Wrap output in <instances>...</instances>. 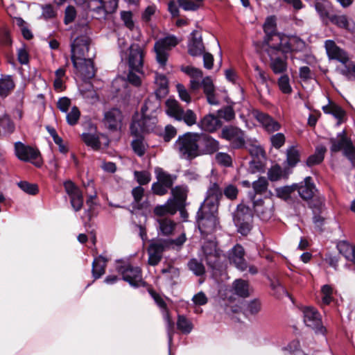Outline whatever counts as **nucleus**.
<instances>
[{
    "mask_svg": "<svg viewBox=\"0 0 355 355\" xmlns=\"http://www.w3.org/2000/svg\"><path fill=\"white\" fill-rule=\"evenodd\" d=\"M263 30L266 33L262 48L268 46L277 45L274 39L276 36H280L276 33V20L274 17H269L266 19L263 24Z\"/></svg>",
    "mask_w": 355,
    "mask_h": 355,
    "instance_id": "obj_22",
    "label": "nucleus"
},
{
    "mask_svg": "<svg viewBox=\"0 0 355 355\" xmlns=\"http://www.w3.org/2000/svg\"><path fill=\"white\" fill-rule=\"evenodd\" d=\"M263 50L270 58V67L275 74H282L287 71L286 53L278 45L263 47Z\"/></svg>",
    "mask_w": 355,
    "mask_h": 355,
    "instance_id": "obj_5",
    "label": "nucleus"
},
{
    "mask_svg": "<svg viewBox=\"0 0 355 355\" xmlns=\"http://www.w3.org/2000/svg\"><path fill=\"white\" fill-rule=\"evenodd\" d=\"M117 271L121 274L123 279L129 283L132 287L144 285L141 270L139 267L130 264H123L117 267Z\"/></svg>",
    "mask_w": 355,
    "mask_h": 355,
    "instance_id": "obj_12",
    "label": "nucleus"
},
{
    "mask_svg": "<svg viewBox=\"0 0 355 355\" xmlns=\"http://www.w3.org/2000/svg\"><path fill=\"white\" fill-rule=\"evenodd\" d=\"M178 121H183L187 125H192L196 123L197 116L191 110H187L186 111L183 110Z\"/></svg>",
    "mask_w": 355,
    "mask_h": 355,
    "instance_id": "obj_57",
    "label": "nucleus"
},
{
    "mask_svg": "<svg viewBox=\"0 0 355 355\" xmlns=\"http://www.w3.org/2000/svg\"><path fill=\"white\" fill-rule=\"evenodd\" d=\"M182 70L191 78V89L193 91L198 89L200 87V82L202 80V71L199 69L192 67H186Z\"/></svg>",
    "mask_w": 355,
    "mask_h": 355,
    "instance_id": "obj_33",
    "label": "nucleus"
},
{
    "mask_svg": "<svg viewBox=\"0 0 355 355\" xmlns=\"http://www.w3.org/2000/svg\"><path fill=\"white\" fill-rule=\"evenodd\" d=\"M223 196V191L218 183L210 182L207 189L206 198L202 203L200 207L204 211L207 208L211 209L212 211H217L219 200Z\"/></svg>",
    "mask_w": 355,
    "mask_h": 355,
    "instance_id": "obj_13",
    "label": "nucleus"
},
{
    "mask_svg": "<svg viewBox=\"0 0 355 355\" xmlns=\"http://www.w3.org/2000/svg\"><path fill=\"white\" fill-rule=\"evenodd\" d=\"M221 137L228 141L234 148H240L245 144L244 132L236 126H225L221 131Z\"/></svg>",
    "mask_w": 355,
    "mask_h": 355,
    "instance_id": "obj_15",
    "label": "nucleus"
},
{
    "mask_svg": "<svg viewBox=\"0 0 355 355\" xmlns=\"http://www.w3.org/2000/svg\"><path fill=\"white\" fill-rule=\"evenodd\" d=\"M245 251L241 245H236L228 253L230 262L233 263L239 270L243 271L247 269L248 264L244 259Z\"/></svg>",
    "mask_w": 355,
    "mask_h": 355,
    "instance_id": "obj_23",
    "label": "nucleus"
},
{
    "mask_svg": "<svg viewBox=\"0 0 355 355\" xmlns=\"http://www.w3.org/2000/svg\"><path fill=\"white\" fill-rule=\"evenodd\" d=\"M254 189V195L256 194H268L270 196H272L270 191H268V181L264 177L259 178L257 180L254 181L252 184ZM253 194V193H252Z\"/></svg>",
    "mask_w": 355,
    "mask_h": 355,
    "instance_id": "obj_41",
    "label": "nucleus"
},
{
    "mask_svg": "<svg viewBox=\"0 0 355 355\" xmlns=\"http://www.w3.org/2000/svg\"><path fill=\"white\" fill-rule=\"evenodd\" d=\"M200 256L207 266L213 270H218L221 267L225 256L213 239L205 241L201 248Z\"/></svg>",
    "mask_w": 355,
    "mask_h": 355,
    "instance_id": "obj_4",
    "label": "nucleus"
},
{
    "mask_svg": "<svg viewBox=\"0 0 355 355\" xmlns=\"http://www.w3.org/2000/svg\"><path fill=\"white\" fill-rule=\"evenodd\" d=\"M309 205L315 213L317 211H321L324 206V198L320 193H316L311 200H309Z\"/></svg>",
    "mask_w": 355,
    "mask_h": 355,
    "instance_id": "obj_55",
    "label": "nucleus"
},
{
    "mask_svg": "<svg viewBox=\"0 0 355 355\" xmlns=\"http://www.w3.org/2000/svg\"><path fill=\"white\" fill-rule=\"evenodd\" d=\"M107 259L103 256L96 257L92 263V275L94 279L100 278L104 273Z\"/></svg>",
    "mask_w": 355,
    "mask_h": 355,
    "instance_id": "obj_36",
    "label": "nucleus"
},
{
    "mask_svg": "<svg viewBox=\"0 0 355 355\" xmlns=\"http://www.w3.org/2000/svg\"><path fill=\"white\" fill-rule=\"evenodd\" d=\"M327 151L325 146L320 145L315 148V151L313 155H310L306 161V164L309 166H312L315 164L321 163L324 157V154Z\"/></svg>",
    "mask_w": 355,
    "mask_h": 355,
    "instance_id": "obj_43",
    "label": "nucleus"
},
{
    "mask_svg": "<svg viewBox=\"0 0 355 355\" xmlns=\"http://www.w3.org/2000/svg\"><path fill=\"white\" fill-rule=\"evenodd\" d=\"M182 111L183 109L180 107L179 103L176 100L168 98L166 101V113L169 116L173 117L178 121L179 117L181 116Z\"/></svg>",
    "mask_w": 355,
    "mask_h": 355,
    "instance_id": "obj_37",
    "label": "nucleus"
},
{
    "mask_svg": "<svg viewBox=\"0 0 355 355\" xmlns=\"http://www.w3.org/2000/svg\"><path fill=\"white\" fill-rule=\"evenodd\" d=\"M338 249L346 259L352 261L355 264V246L346 241L338 243Z\"/></svg>",
    "mask_w": 355,
    "mask_h": 355,
    "instance_id": "obj_38",
    "label": "nucleus"
},
{
    "mask_svg": "<svg viewBox=\"0 0 355 355\" xmlns=\"http://www.w3.org/2000/svg\"><path fill=\"white\" fill-rule=\"evenodd\" d=\"M186 241V235L181 234L176 239H157L151 241L148 248V264L157 265L162 259L163 252L171 248L181 247Z\"/></svg>",
    "mask_w": 355,
    "mask_h": 355,
    "instance_id": "obj_2",
    "label": "nucleus"
},
{
    "mask_svg": "<svg viewBox=\"0 0 355 355\" xmlns=\"http://www.w3.org/2000/svg\"><path fill=\"white\" fill-rule=\"evenodd\" d=\"M249 197L252 201L253 209L256 215L263 221L270 219L274 213V204L271 199L270 198H266L265 200L255 199L252 193H250Z\"/></svg>",
    "mask_w": 355,
    "mask_h": 355,
    "instance_id": "obj_11",
    "label": "nucleus"
},
{
    "mask_svg": "<svg viewBox=\"0 0 355 355\" xmlns=\"http://www.w3.org/2000/svg\"><path fill=\"white\" fill-rule=\"evenodd\" d=\"M82 139L87 146H91L94 149H98L101 146L98 137L96 135L83 133L82 135Z\"/></svg>",
    "mask_w": 355,
    "mask_h": 355,
    "instance_id": "obj_56",
    "label": "nucleus"
},
{
    "mask_svg": "<svg viewBox=\"0 0 355 355\" xmlns=\"http://www.w3.org/2000/svg\"><path fill=\"white\" fill-rule=\"evenodd\" d=\"M324 47L330 60H336L343 64L342 67H337L336 70L348 80H355V63L350 62L347 53L331 40L325 41Z\"/></svg>",
    "mask_w": 355,
    "mask_h": 355,
    "instance_id": "obj_1",
    "label": "nucleus"
},
{
    "mask_svg": "<svg viewBox=\"0 0 355 355\" xmlns=\"http://www.w3.org/2000/svg\"><path fill=\"white\" fill-rule=\"evenodd\" d=\"M157 123L155 115L148 114L147 116L142 115L139 121H133L130 125L131 132L137 135L140 132H148L152 130Z\"/></svg>",
    "mask_w": 355,
    "mask_h": 355,
    "instance_id": "obj_19",
    "label": "nucleus"
},
{
    "mask_svg": "<svg viewBox=\"0 0 355 355\" xmlns=\"http://www.w3.org/2000/svg\"><path fill=\"white\" fill-rule=\"evenodd\" d=\"M200 144L202 146V148H200L201 155L212 154L216 152L219 148L218 141L208 135H200V139L199 140V145Z\"/></svg>",
    "mask_w": 355,
    "mask_h": 355,
    "instance_id": "obj_31",
    "label": "nucleus"
},
{
    "mask_svg": "<svg viewBox=\"0 0 355 355\" xmlns=\"http://www.w3.org/2000/svg\"><path fill=\"white\" fill-rule=\"evenodd\" d=\"M330 142L331 144V150L332 152H338L343 149V153L353 144L352 141L346 136L345 130L338 133L337 138H331Z\"/></svg>",
    "mask_w": 355,
    "mask_h": 355,
    "instance_id": "obj_30",
    "label": "nucleus"
},
{
    "mask_svg": "<svg viewBox=\"0 0 355 355\" xmlns=\"http://www.w3.org/2000/svg\"><path fill=\"white\" fill-rule=\"evenodd\" d=\"M187 265L189 270L197 276L203 275L205 272V266L201 261H198L196 259H191Z\"/></svg>",
    "mask_w": 355,
    "mask_h": 355,
    "instance_id": "obj_53",
    "label": "nucleus"
},
{
    "mask_svg": "<svg viewBox=\"0 0 355 355\" xmlns=\"http://www.w3.org/2000/svg\"><path fill=\"white\" fill-rule=\"evenodd\" d=\"M18 186L22 191L31 195H35L38 192V187L35 184L21 181L18 182Z\"/></svg>",
    "mask_w": 355,
    "mask_h": 355,
    "instance_id": "obj_61",
    "label": "nucleus"
},
{
    "mask_svg": "<svg viewBox=\"0 0 355 355\" xmlns=\"http://www.w3.org/2000/svg\"><path fill=\"white\" fill-rule=\"evenodd\" d=\"M73 67L83 78L90 79L95 75L92 57L85 58V59L80 60L78 65Z\"/></svg>",
    "mask_w": 355,
    "mask_h": 355,
    "instance_id": "obj_28",
    "label": "nucleus"
},
{
    "mask_svg": "<svg viewBox=\"0 0 355 355\" xmlns=\"http://www.w3.org/2000/svg\"><path fill=\"white\" fill-rule=\"evenodd\" d=\"M158 223V232L163 236H170L173 234L177 223L168 218H159Z\"/></svg>",
    "mask_w": 355,
    "mask_h": 355,
    "instance_id": "obj_34",
    "label": "nucleus"
},
{
    "mask_svg": "<svg viewBox=\"0 0 355 355\" xmlns=\"http://www.w3.org/2000/svg\"><path fill=\"white\" fill-rule=\"evenodd\" d=\"M178 329L184 334H189L193 328L192 322L183 315H179L177 320Z\"/></svg>",
    "mask_w": 355,
    "mask_h": 355,
    "instance_id": "obj_47",
    "label": "nucleus"
},
{
    "mask_svg": "<svg viewBox=\"0 0 355 355\" xmlns=\"http://www.w3.org/2000/svg\"><path fill=\"white\" fill-rule=\"evenodd\" d=\"M15 151L17 158L24 162H30L37 167L42 165L40 151L20 141L15 144Z\"/></svg>",
    "mask_w": 355,
    "mask_h": 355,
    "instance_id": "obj_10",
    "label": "nucleus"
},
{
    "mask_svg": "<svg viewBox=\"0 0 355 355\" xmlns=\"http://www.w3.org/2000/svg\"><path fill=\"white\" fill-rule=\"evenodd\" d=\"M205 51V46L202 40L201 33L195 30L189 37L188 44V52L192 56L201 55Z\"/></svg>",
    "mask_w": 355,
    "mask_h": 355,
    "instance_id": "obj_25",
    "label": "nucleus"
},
{
    "mask_svg": "<svg viewBox=\"0 0 355 355\" xmlns=\"http://www.w3.org/2000/svg\"><path fill=\"white\" fill-rule=\"evenodd\" d=\"M294 187L300 196L305 200H311L318 193L311 177L305 178L304 181L299 184H294Z\"/></svg>",
    "mask_w": 355,
    "mask_h": 355,
    "instance_id": "obj_24",
    "label": "nucleus"
},
{
    "mask_svg": "<svg viewBox=\"0 0 355 355\" xmlns=\"http://www.w3.org/2000/svg\"><path fill=\"white\" fill-rule=\"evenodd\" d=\"M315 8L320 17L324 20L329 19L331 11V3L327 0H315Z\"/></svg>",
    "mask_w": 355,
    "mask_h": 355,
    "instance_id": "obj_39",
    "label": "nucleus"
},
{
    "mask_svg": "<svg viewBox=\"0 0 355 355\" xmlns=\"http://www.w3.org/2000/svg\"><path fill=\"white\" fill-rule=\"evenodd\" d=\"M80 116V112L78 108L76 106H73L71 109L70 112L67 114V121L69 125H73L77 123L78 121L79 120Z\"/></svg>",
    "mask_w": 355,
    "mask_h": 355,
    "instance_id": "obj_64",
    "label": "nucleus"
},
{
    "mask_svg": "<svg viewBox=\"0 0 355 355\" xmlns=\"http://www.w3.org/2000/svg\"><path fill=\"white\" fill-rule=\"evenodd\" d=\"M64 189L68 194L71 207L75 211L81 209L83 205V196L78 187L71 181H67L64 184Z\"/></svg>",
    "mask_w": 355,
    "mask_h": 355,
    "instance_id": "obj_18",
    "label": "nucleus"
},
{
    "mask_svg": "<svg viewBox=\"0 0 355 355\" xmlns=\"http://www.w3.org/2000/svg\"><path fill=\"white\" fill-rule=\"evenodd\" d=\"M217 211H212L211 209L207 208L205 211L199 208L197 213V223L201 234L207 235L212 233L217 227L218 219Z\"/></svg>",
    "mask_w": 355,
    "mask_h": 355,
    "instance_id": "obj_8",
    "label": "nucleus"
},
{
    "mask_svg": "<svg viewBox=\"0 0 355 355\" xmlns=\"http://www.w3.org/2000/svg\"><path fill=\"white\" fill-rule=\"evenodd\" d=\"M276 44L282 49V51L288 53L291 51H303L306 49V43L297 36L291 37L276 36L274 38Z\"/></svg>",
    "mask_w": 355,
    "mask_h": 355,
    "instance_id": "obj_14",
    "label": "nucleus"
},
{
    "mask_svg": "<svg viewBox=\"0 0 355 355\" xmlns=\"http://www.w3.org/2000/svg\"><path fill=\"white\" fill-rule=\"evenodd\" d=\"M279 90L284 94H290L293 92L290 84V78L288 75L283 74L277 80Z\"/></svg>",
    "mask_w": 355,
    "mask_h": 355,
    "instance_id": "obj_50",
    "label": "nucleus"
},
{
    "mask_svg": "<svg viewBox=\"0 0 355 355\" xmlns=\"http://www.w3.org/2000/svg\"><path fill=\"white\" fill-rule=\"evenodd\" d=\"M199 128L206 132H214L220 128L222 123L214 114L205 115L198 123Z\"/></svg>",
    "mask_w": 355,
    "mask_h": 355,
    "instance_id": "obj_27",
    "label": "nucleus"
},
{
    "mask_svg": "<svg viewBox=\"0 0 355 355\" xmlns=\"http://www.w3.org/2000/svg\"><path fill=\"white\" fill-rule=\"evenodd\" d=\"M329 19L332 24L336 25L339 28L346 30H350L352 28L351 21L345 15H332L329 17Z\"/></svg>",
    "mask_w": 355,
    "mask_h": 355,
    "instance_id": "obj_46",
    "label": "nucleus"
},
{
    "mask_svg": "<svg viewBox=\"0 0 355 355\" xmlns=\"http://www.w3.org/2000/svg\"><path fill=\"white\" fill-rule=\"evenodd\" d=\"M15 86V84L11 76H1V98L7 96Z\"/></svg>",
    "mask_w": 355,
    "mask_h": 355,
    "instance_id": "obj_48",
    "label": "nucleus"
},
{
    "mask_svg": "<svg viewBox=\"0 0 355 355\" xmlns=\"http://www.w3.org/2000/svg\"><path fill=\"white\" fill-rule=\"evenodd\" d=\"M322 109L325 113L332 114L338 120L337 125H340L343 122L345 112L341 107L331 104L329 106H324Z\"/></svg>",
    "mask_w": 355,
    "mask_h": 355,
    "instance_id": "obj_42",
    "label": "nucleus"
},
{
    "mask_svg": "<svg viewBox=\"0 0 355 355\" xmlns=\"http://www.w3.org/2000/svg\"><path fill=\"white\" fill-rule=\"evenodd\" d=\"M200 135L196 133L187 132L179 136L174 148L178 152L180 157L191 159L201 155L199 140Z\"/></svg>",
    "mask_w": 355,
    "mask_h": 355,
    "instance_id": "obj_3",
    "label": "nucleus"
},
{
    "mask_svg": "<svg viewBox=\"0 0 355 355\" xmlns=\"http://www.w3.org/2000/svg\"><path fill=\"white\" fill-rule=\"evenodd\" d=\"M233 290L236 295L246 297L249 296V286L246 281L236 279L233 283Z\"/></svg>",
    "mask_w": 355,
    "mask_h": 355,
    "instance_id": "obj_45",
    "label": "nucleus"
},
{
    "mask_svg": "<svg viewBox=\"0 0 355 355\" xmlns=\"http://www.w3.org/2000/svg\"><path fill=\"white\" fill-rule=\"evenodd\" d=\"M162 98L155 94L150 95L141 107V114L145 116H147L148 114L155 115L156 112L160 107V100Z\"/></svg>",
    "mask_w": 355,
    "mask_h": 355,
    "instance_id": "obj_29",
    "label": "nucleus"
},
{
    "mask_svg": "<svg viewBox=\"0 0 355 355\" xmlns=\"http://www.w3.org/2000/svg\"><path fill=\"white\" fill-rule=\"evenodd\" d=\"M218 115L225 121H230L234 118L235 113L231 106H225L218 111Z\"/></svg>",
    "mask_w": 355,
    "mask_h": 355,
    "instance_id": "obj_62",
    "label": "nucleus"
},
{
    "mask_svg": "<svg viewBox=\"0 0 355 355\" xmlns=\"http://www.w3.org/2000/svg\"><path fill=\"white\" fill-rule=\"evenodd\" d=\"M283 350L288 351L291 355H307L300 349V342L297 340L291 341Z\"/></svg>",
    "mask_w": 355,
    "mask_h": 355,
    "instance_id": "obj_58",
    "label": "nucleus"
},
{
    "mask_svg": "<svg viewBox=\"0 0 355 355\" xmlns=\"http://www.w3.org/2000/svg\"><path fill=\"white\" fill-rule=\"evenodd\" d=\"M88 6L101 17H105L107 14L112 13L116 10L117 0H90Z\"/></svg>",
    "mask_w": 355,
    "mask_h": 355,
    "instance_id": "obj_17",
    "label": "nucleus"
},
{
    "mask_svg": "<svg viewBox=\"0 0 355 355\" xmlns=\"http://www.w3.org/2000/svg\"><path fill=\"white\" fill-rule=\"evenodd\" d=\"M187 192V188L184 186H177L171 189L173 198L171 199L173 200L174 205L177 207V209H181L184 207Z\"/></svg>",
    "mask_w": 355,
    "mask_h": 355,
    "instance_id": "obj_32",
    "label": "nucleus"
},
{
    "mask_svg": "<svg viewBox=\"0 0 355 355\" xmlns=\"http://www.w3.org/2000/svg\"><path fill=\"white\" fill-rule=\"evenodd\" d=\"M134 175L137 182L141 185L148 184L151 180L150 173L146 171H135Z\"/></svg>",
    "mask_w": 355,
    "mask_h": 355,
    "instance_id": "obj_63",
    "label": "nucleus"
},
{
    "mask_svg": "<svg viewBox=\"0 0 355 355\" xmlns=\"http://www.w3.org/2000/svg\"><path fill=\"white\" fill-rule=\"evenodd\" d=\"M143 76V69L141 72H136L135 69H129V72L127 75V81L133 86L138 87L141 84V77Z\"/></svg>",
    "mask_w": 355,
    "mask_h": 355,
    "instance_id": "obj_54",
    "label": "nucleus"
},
{
    "mask_svg": "<svg viewBox=\"0 0 355 355\" xmlns=\"http://www.w3.org/2000/svg\"><path fill=\"white\" fill-rule=\"evenodd\" d=\"M150 294L152 297L154 299L156 304L164 310V318L167 322V331H168V345H171L172 343V337L173 334V322L171 321L168 311L166 310V305L164 300L156 293L153 291H150Z\"/></svg>",
    "mask_w": 355,
    "mask_h": 355,
    "instance_id": "obj_26",
    "label": "nucleus"
},
{
    "mask_svg": "<svg viewBox=\"0 0 355 355\" xmlns=\"http://www.w3.org/2000/svg\"><path fill=\"white\" fill-rule=\"evenodd\" d=\"M322 303L329 304L334 300V288L331 285L325 284L321 287Z\"/></svg>",
    "mask_w": 355,
    "mask_h": 355,
    "instance_id": "obj_51",
    "label": "nucleus"
},
{
    "mask_svg": "<svg viewBox=\"0 0 355 355\" xmlns=\"http://www.w3.org/2000/svg\"><path fill=\"white\" fill-rule=\"evenodd\" d=\"M123 114L118 108H111L105 111L102 123L104 127L111 132H116L121 128Z\"/></svg>",
    "mask_w": 355,
    "mask_h": 355,
    "instance_id": "obj_16",
    "label": "nucleus"
},
{
    "mask_svg": "<svg viewBox=\"0 0 355 355\" xmlns=\"http://www.w3.org/2000/svg\"><path fill=\"white\" fill-rule=\"evenodd\" d=\"M300 161V153L295 146L286 150V163L290 167H294Z\"/></svg>",
    "mask_w": 355,
    "mask_h": 355,
    "instance_id": "obj_49",
    "label": "nucleus"
},
{
    "mask_svg": "<svg viewBox=\"0 0 355 355\" xmlns=\"http://www.w3.org/2000/svg\"><path fill=\"white\" fill-rule=\"evenodd\" d=\"M295 190L294 184L291 186H285L276 189V194L278 198L287 200L290 198L291 194Z\"/></svg>",
    "mask_w": 355,
    "mask_h": 355,
    "instance_id": "obj_60",
    "label": "nucleus"
},
{
    "mask_svg": "<svg viewBox=\"0 0 355 355\" xmlns=\"http://www.w3.org/2000/svg\"><path fill=\"white\" fill-rule=\"evenodd\" d=\"M252 218L251 209L243 205H239L234 216V219H242L243 220H250Z\"/></svg>",
    "mask_w": 355,
    "mask_h": 355,
    "instance_id": "obj_52",
    "label": "nucleus"
},
{
    "mask_svg": "<svg viewBox=\"0 0 355 355\" xmlns=\"http://www.w3.org/2000/svg\"><path fill=\"white\" fill-rule=\"evenodd\" d=\"M179 40L173 35H168L158 40L154 45L157 62L163 67L166 65L168 57V51L175 47Z\"/></svg>",
    "mask_w": 355,
    "mask_h": 355,
    "instance_id": "obj_7",
    "label": "nucleus"
},
{
    "mask_svg": "<svg viewBox=\"0 0 355 355\" xmlns=\"http://www.w3.org/2000/svg\"><path fill=\"white\" fill-rule=\"evenodd\" d=\"M91 40L87 35L77 37L71 44V61L73 66H77L80 60L85 58L93 57L94 53H89Z\"/></svg>",
    "mask_w": 355,
    "mask_h": 355,
    "instance_id": "obj_6",
    "label": "nucleus"
},
{
    "mask_svg": "<svg viewBox=\"0 0 355 355\" xmlns=\"http://www.w3.org/2000/svg\"><path fill=\"white\" fill-rule=\"evenodd\" d=\"M144 65V51L138 44L130 46L128 55L129 69H135L136 72H141Z\"/></svg>",
    "mask_w": 355,
    "mask_h": 355,
    "instance_id": "obj_20",
    "label": "nucleus"
},
{
    "mask_svg": "<svg viewBox=\"0 0 355 355\" xmlns=\"http://www.w3.org/2000/svg\"><path fill=\"white\" fill-rule=\"evenodd\" d=\"M177 210V207L174 205L173 200L168 199L166 204L155 207L154 209V214L156 216L162 218V216L166 214L173 215L176 213Z\"/></svg>",
    "mask_w": 355,
    "mask_h": 355,
    "instance_id": "obj_40",
    "label": "nucleus"
},
{
    "mask_svg": "<svg viewBox=\"0 0 355 355\" xmlns=\"http://www.w3.org/2000/svg\"><path fill=\"white\" fill-rule=\"evenodd\" d=\"M304 322L316 334L324 335L327 329L322 324V317L318 311L313 306H305L302 309Z\"/></svg>",
    "mask_w": 355,
    "mask_h": 355,
    "instance_id": "obj_9",
    "label": "nucleus"
},
{
    "mask_svg": "<svg viewBox=\"0 0 355 355\" xmlns=\"http://www.w3.org/2000/svg\"><path fill=\"white\" fill-rule=\"evenodd\" d=\"M252 115L263 128L269 133L278 131L281 128L279 123L266 113L255 110H253Z\"/></svg>",
    "mask_w": 355,
    "mask_h": 355,
    "instance_id": "obj_21",
    "label": "nucleus"
},
{
    "mask_svg": "<svg viewBox=\"0 0 355 355\" xmlns=\"http://www.w3.org/2000/svg\"><path fill=\"white\" fill-rule=\"evenodd\" d=\"M156 89L155 93L158 97L164 98L168 92V80L163 74L157 73L155 77Z\"/></svg>",
    "mask_w": 355,
    "mask_h": 355,
    "instance_id": "obj_35",
    "label": "nucleus"
},
{
    "mask_svg": "<svg viewBox=\"0 0 355 355\" xmlns=\"http://www.w3.org/2000/svg\"><path fill=\"white\" fill-rule=\"evenodd\" d=\"M155 173L156 175L157 181L169 188L172 187L175 177L172 176L171 174L166 173L159 167L155 168Z\"/></svg>",
    "mask_w": 355,
    "mask_h": 355,
    "instance_id": "obj_44",
    "label": "nucleus"
},
{
    "mask_svg": "<svg viewBox=\"0 0 355 355\" xmlns=\"http://www.w3.org/2000/svg\"><path fill=\"white\" fill-rule=\"evenodd\" d=\"M270 286L272 291H274L273 295H275L276 297L280 298L284 295L288 296V293L284 288V286L281 284L279 280H272L271 282Z\"/></svg>",
    "mask_w": 355,
    "mask_h": 355,
    "instance_id": "obj_59",
    "label": "nucleus"
}]
</instances>
